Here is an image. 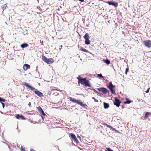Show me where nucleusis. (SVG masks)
Instances as JSON below:
<instances>
[{
    "label": "nucleus",
    "mask_w": 151,
    "mask_h": 151,
    "mask_svg": "<svg viewBox=\"0 0 151 151\" xmlns=\"http://www.w3.org/2000/svg\"><path fill=\"white\" fill-rule=\"evenodd\" d=\"M78 83H81L82 85L85 86H86L90 87L91 85L90 84V82L88 80L86 79V78H83L79 79L78 82Z\"/></svg>",
    "instance_id": "obj_1"
},
{
    "label": "nucleus",
    "mask_w": 151,
    "mask_h": 151,
    "mask_svg": "<svg viewBox=\"0 0 151 151\" xmlns=\"http://www.w3.org/2000/svg\"><path fill=\"white\" fill-rule=\"evenodd\" d=\"M23 85L25 86L29 90H31L32 91H34L35 93L36 94H42V93L37 90L35 88L29 85L28 83L27 82H25Z\"/></svg>",
    "instance_id": "obj_2"
},
{
    "label": "nucleus",
    "mask_w": 151,
    "mask_h": 151,
    "mask_svg": "<svg viewBox=\"0 0 151 151\" xmlns=\"http://www.w3.org/2000/svg\"><path fill=\"white\" fill-rule=\"evenodd\" d=\"M69 99H70V101L72 102L77 103L83 107L85 108L87 106V105L86 104H83L82 102H81L78 100H76L70 97H69Z\"/></svg>",
    "instance_id": "obj_3"
},
{
    "label": "nucleus",
    "mask_w": 151,
    "mask_h": 151,
    "mask_svg": "<svg viewBox=\"0 0 151 151\" xmlns=\"http://www.w3.org/2000/svg\"><path fill=\"white\" fill-rule=\"evenodd\" d=\"M107 87L110 89L111 93L112 94H116L115 91V86L112 84L111 82H110L109 83V85L107 86Z\"/></svg>",
    "instance_id": "obj_4"
},
{
    "label": "nucleus",
    "mask_w": 151,
    "mask_h": 151,
    "mask_svg": "<svg viewBox=\"0 0 151 151\" xmlns=\"http://www.w3.org/2000/svg\"><path fill=\"white\" fill-rule=\"evenodd\" d=\"M84 38L85 40V43L86 45H88L90 43V41L89 40L90 37L88 33H86L84 36Z\"/></svg>",
    "instance_id": "obj_5"
},
{
    "label": "nucleus",
    "mask_w": 151,
    "mask_h": 151,
    "mask_svg": "<svg viewBox=\"0 0 151 151\" xmlns=\"http://www.w3.org/2000/svg\"><path fill=\"white\" fill-rule=\"evenodd\" d=\"M106 3L108 4L109 5H112L114 6L115 7H117L118 4L117 2H115L113 0L110 1H106Z\"/></svg>",
    "instance_id": "obj_6"
},
{
    "label": "nucleus",
    "mask_w": 151,
    "mask_h": 151,
    "mask_svg": "<svg viewBox=\"0 0 151 151\" xmlns=\"http://www.w3.org/2000/svg\"><path fill=\"white\" fill-rule=\"evenodd\" d=\"M143 43L145 45V46L149 48L151 47V41L149 40H147L144 41Z\"/></svg>",
    "instance_id": "obj_7"
},
{
    "label": "nucleus",
    "mask_w": 151,
    "mask_h": 151,
    "mask_svg": "<svg viewBox=\"0 0 151 151\" xmlns=\"http://www.w3.org/2000/svg\"><path fill=\"white\" fill-rule=\"evenodd\" d=\"M98 90L99 91L102 92L104 94H106L107 93H109V91L106 88H98Z\"/></svg>",
    "instance_id": "obj_8"
},
{
    "label": "nucleus",
    "mask_w": 151,
    "mask_h": 151,
    "mask_svg": "<svg viewBox=\"0 0 151 151\" xmlns=\"http://www.w3.org/2000/svg\"><path fill=\"white\" fill-rule=\"evenodd\" d=\"M121 102L119 100L116 98H115L114 101V104L116 105L117 107H119L120 106Z\"/></svg>",
    "instance_id": "obj_9"
},
{
    "label": "nucleus",
    "mask_w": 151,
    "mask_h": 151,
    "mask_svg": "<svg viewBox=\"0 0 151 151\" xmlns=\"http://www.w3.org/2000/svg\"><path fill=\"white\" fill-rule=\"evenodd\" d=\"M37 108L38 110V111L42 116L43 115L45 116L46 115L40 106H38L37 107Z\"/></svg>",
    "instance_id": "obj_10"
},
{
    "label": "nucleus",
    "mask_w": 151,
    "mask_h": 151,
    "mask_svg": "<svg viewBox=\"0 0 151 151\" xmlns=\"http://www.w3.org/2000/svg\"><path fill=\"white\" fill-rule=\"evenodd\" d=\"M16 118L18 119H21L22 120H25V118L22 115H20L19 114L16 115Z\"/></svg>",
    "instance_id": "obj_11"
},
{
    "label": "nucleus",
    "mask_w": 151,
    "mask_h": 151,
    "mask_svg": "<svg viewBox=\"0 0 151 151\" xmlns=\"http://www.w3.org/2000/svg\"><path fill=\"white\" fill-rule=\"evenodd\" d=\"M51 90L52 91V92L50 93V94L52 93V95H53L55 93H57V94H59V93L57 92H60V91H59L57 89H55L53 88H51Z\"/></svg>",
    "instance_id": "obj_12"
},
{
    "label": "nucleus",
    "mask_w": 151,
    "mask_h": 151,
    "mask_svg": "<svg viewBox=\"0 0 151 151\" xmlns=\"http://www.w3.org/2000/svg\"><path fill=\"white\" fill-rule=\"evenodd\" d=\"M30 68V66L29 65L25 64L23 66V69L24 70H26Z\"/></svg>",
    "instance_id": "obj_13"
},
{
    "label": "nucleus",
    "mask_w": 151,
    "mask_h": 151,
    "mask_svg": "<svg viewBox=\"0 0 151 151\" xmlns=\"http://www.w3.org/2000/svg\"><path fill=\"white\" fill-rule=\"evenodd\" d=\"M151 115V113L150 112H146L144 117L145 119H146L148 117Z\"/></svg>",
    "instance_id": "obj_14"
},
{
    "label": "nucleus",
    "mask_w": 151,
    "mask_h": 151,
    "mask_svg": "<svg viewBox=\"0 0 151 151\" xmlns=\"http://www.w3.org/2000/svg\"><path fill=\"white\" fill-rule=\"evenodd\" d=\"M54 62L52 58L48 59V64H51Z\"/></svg>",
    "instance_id": "obj_15"
},
{
    "label": "nucleus",
    "mask_w": 151,
    "mask_h": 151,
    "mask_svg": "<svg viewBox=\"0 0 151 151\" xmlns=\"http://www.w3.org/2000/svg\"><path fill=\"white\" fill-rule=\"evenodd\" d=\"M104 107L105 109H107L109 107V105L108 104L105 102H104Z\"/></svg>",
    "instance_id": "obj_16"
},
{
    "label": "nucleus",
    "mask_w": 151,
    "mask_h": 151,
    "mask_svg": "<svg viewBox=\"0 0 151 151\" xmlns=\"http://www.w3.org/2000/svg\"><path fill=\"white\" fill-rule=\"evenodd\" d=\"M28 46V44L27 43H24L21 45V47L22 48H24L26 47H27Z\"/></svg>",
    "instance_id": "obj_17"
},
{
    "label": "nucleus",
    "mask_w": 151,
    "mask_h": 151,
    "mask_svg": "<svg viewBox=\"0 0 151 151\" xmlns=\"http://www.w3.org/2000/svg\"><path fill=\"white\" fill-rule=\"evenodd\" d=\"M126 100L127 101L124 102V103L125 104H129L132 102V101L131 100H129L127 99H126Z\"/></svg>",
    "instance_id": "obj_18"
},
{
    "label": "nucleus",
    "mask_w": 151,
    "mask_h": 151,
    "mask_svg": "<svg viewBox=\"0 0 151 151\" xmlns=\"http://www.w3.org/2000/svg\"><path fill=\"white\" fill-rule=\"evenodd\" d=\"M42 59L43 61L47 63V59L46 57L44 56L43 55H42Z\"/></svg>",
    "instance_id": "obj_19"
},
{
    "label": "nucleus",
    "mask_w": 151,
    "mask_h": 151,
    "mask_svg": "<svg viewBox=\"0 0 151 151\" xmlns=\"http://www.w3.org/2000/svg\"><path fill=\"white\" fill-rule=\"evenodd\" d=\"M104 62L107 65L109 64L110 63V61L108 59L104 60Z\"/></svg>",
    "instance_id": "obj_20"
},
{
    "label": "nucleus",
    "mask_w": 151,
    "mask_h": 151,
    "mask_svg": "<svg viewBox=\"0 0 151 151\" xmlns=\"http://www.w3.org/2000/svg\"><path fill=\"white\" fill-rule=\"evenodd\" d=\"M80 50L81 51H83L86 52H88V51L86 49H85L83 47H81L80 48Z\"/></svg>",
    "instance_id": "obj_21"
},
{
    "label": "nucleus",
    "mask_w": 151,
    "mask_h": 151,
    "mask_svg": "<svg viewBox=\"0 0 151 151\" xmlns=\"http://www.w3.org/2000/svg\"><path fill=\"white\" fill-rule=\"evenodd\" d=\"M104 125L106 126L107 127H109V128H110V129H112V130H113V129H114V128L112 127L111 126H110L108 125L106 123L104 124Z\"/></svg>",
    "instance_id": "obj_22"
},
{
    "label": "nucleus",
    "mask_w": 151,
    "mask_h": 151,
    "mask_svg": "<svg viewBox=\"0 0 151 151\" xmlns=\"http://www.w3.org/2000/svg\"><path fill=\"white\" fill-rule=\"evenodd\" d=\"M73 139L74 141L75 142H76L77 144L79 143V142L76 137Z\"/></svg>",
    "instance_id": "obj_23"
},
{
    "label": "nucleus",
    "mask_w": 151,
    "mask_h": 151,
    "mask_svg": "<svg viewBox=\"0 0 151 151\" xmlns=\"http://www.w3.org/2000/svg\"><path fill=\"white\" fill-rule=\"evenodd\" d=\"M73 139L74 141L75 142H76L77 144L79 143V142L76 137Z\"/></svg>",
    "instance_id": "obj_24"
},
{
    "label": "nucleus",
    "mask_w": 151,
    "mask_h": 151,
    "mask_svg": "<svg viewBox=\"0 0 151 151\" xmlns=\"http://www.w3.org/2000/svg\"><path fill=\"white\" fill-rule=\"evenodd\" d=\"M70 135L71 138L73 139L76 137L75 134L72 133L70 134Z\"/></svg>",
    "instance_id": "obj_25"
},
{
    "label": "nucleus",
    "mask_w": 151,
    "mask_h": 151,
    "mask_svg": "<svg viewBox=\"0 0 151 151\" xmlns=\"http://www.w3.org/2000/svg\"><path fill=\"white\" fill-rule=\"evenodd\" d=\"M5 99L0 97V102L1 103L2 102H5Z\"/></svg>",
    "instance_id": "obj_26"
},
{
    "label": "nucleus",
    "mask_w": 151,
    "mask_h": 151,
    "mask_svg": "<svg viewBox=\"0 0 151 151\" xmlns=\"http://www.w3.org/2000/svg\"><path fill=\"white\" fill-rule=\"evenodd\" d=\"M97 76L99 78H104V77L102 76V75L101 74H98Z\"/></svg>",
    "instance_id": "obj_27"
},
{
    "label": "nucleus",
    "mask_w": 151,
    "mask_h": 151,
    "mask_svg": "<svg viewBox=\"0 0 151 151\" xmlns=\"http://www.w3.org/2000/svg\"><path fill=\"white\" fill-rule=\"evenodd\" d=\"M113 131H114L116 132L119 133V131L116 129L115 128L113 129Z\"/></svg>",
    "instance_id": "obj_28"
},
{
    "label": "nucleus",
    "mask_w": 151,
    "mask_h": 151,
    "mask_svg": "<svg viewBox=\"0 0 151 151\" xmlns=\"http://www.w3.org/2000/svg\"><path fill=\"white\" fill-rule=\"evenodd\" d=\"M129 69L128 68H127L126 69V70H125V74L126 75H127V72L129 71Z\"/></svg>",
    "instance_id": "obj_29"
},
{
    "label": "nucleus",
    "mask_w": 151,
    "mask_h": 151,
    "mask_svg": "<svg viewBox=\"0 0 151 151\" xmlns=\"http://www.w3.org/2000/svg\"><path fill=\"white\" fill-rule=\"evenodd\" d=\"M77 78L78 79V81H79V79H82V78H81V77H80V75H79L78 76V77Z\"/></svg>",
    "instance_id": "obj_30"
},
{
    "label": "nucleus",
    "mask_w": 151,
    "mask_h": 151,
    "mask_svg": "<svg viewBox=\"0 0 151 151\" xmlns=\"http://www.w3.org/2000/svg\"><path fill=\"white\" fill-rule=\"evenodd\" d=\"M92 99H94V101L95 102H98V101L97 100L95 99L94 97H92Z\"/></svg>",
    "instance_id": "obj_31"
},
{
    "label": "nucleus",
    "mask_w": 151,
    "mask_h": 151,
    "mask_svg": "<svg viewBox=\"0 0 151 151\" xmlns=\"http://www.w3.org/2000/svg\"><path fill=\"white\" fill-rule=\"evenodd\" d=\"M106 149L107 150V151H113L112 150H111V149L109 148H106Z\"/></svg>",
    "instance_id": "obj_32"
},
{
    "label": "nucleus",
    "mask_w": 151,
    "mask_h": 151,
    "mask_svg": "<svg viewBox=\"0 0 151 151\" xmlns=\"http://www.w3.org/2000/svg\"><path fill=\"white\" fill-rule=\"evenodd\" d=\"M106 149L107 150V151H113L112 150H111V149L109 148H106Z\"/></svg>",
    "instance_id": "obj_33"
},
{
    "label": "nucleus",
    "mask_w": 151,
    "mask_h": 151,
    "mask_svg": "<svg viewBox=\"0 0 151 151\" xmlns=\"http://www.w3.org/2000/svg\"><path fill=\"white\" fill-rule=\"evenodd\" d=\"M106 149L107 150V151H113L112 150H111V149L109 148H106Z\"/></svg>",
    "instance_id": "obj_34"
},
{
    "label": "nucleus",
    "mask_w": 151,
    "mask_h": 151,
    "mask_svg": "<svg viewBox=\"0 0 151 151\" xmlns=\"http://www.w3.org/2000/svg\"><path fill=\"white\" fill-rule=\"evenodd\" d=\"M2 105V107H3V108H4V106H5V105H4V103L2 102L1 103Z\"/></svg>",
    "instance_id": "obj_35"
},
{
    "label": "nucleus",
    "mask_w": 151,
    "mask_h": 151,
    "mask_svg": "<svg viewBox=\"0 0 151 151\" xmlns=\"http://www.w3.org/2000/svg\"><path fill=\"white\" fill-rule=\"evenodd\" d=\"M149 89H150V88H148L147 89V91H145V92H146V93H148L149 92Z\"/></svg>",
    "instance_id": "obj_36"
},
{
    "label": "nucleus",
    "mask_w": 151,
    "mask_h": 151,
    "mask_svg": "<svg viewBox=\"0 0 151 151\" xmlns=\"http://www.w3.org/2000/svg\"><path fill=\"white\" fill-rule=\"evenodd\" d=\"M149 89H150V88H148L147 89V91H145V92H146V93H148L149 92Z\"/></svg>",
    "instance_id": "obj_37"
},
{
    "label": "nucleus",
    "mask_w": 151,
    "mask_h": 151,
    "mask_svg": "<svg viewBox=\"0 0 151 151\" xmlns=\"http://www.w3.org/2000/svg\"><path fill=\"white\" fill-rule=\"evenodd\" d=\"M21 151H25V150L24 149L22 148H21Z\"/></svg>",
    "instance_id": "obj_38"
},
{
    "label": "nucleus",
    "mask_w": 151,
    "mask_h": 151,
    "mask_svg": "<svg viewBox=\"0 0 151 151\" xmlns=\"http://www.w3.org/2000/svg\"><path fill=\"white\" fill-rule=\"evenodd\" d=\"M31 105V103L30 102L28 104V105L29 106V107H30V106Z\"/></svg>",
    "instance_id": "obj_39"
},
{
    "label": "nucleus",
    "mask_w": 151,
    "mask_h": 151,
    "mask_svg": "<svg viewBox=\"0 0 151 151\" xmlns=\"http://www.w3.org/2000/svg\"><path fill=\"white\" fill-rule=\"evenodd\" d=\"M62 45L60 46V47H59V50H60L61 49V48H62Z\"/></svg>",
    "instance_id": "obj_40"
},
{
    "label": "nucleus",
    "mask_w": 151,
    "mask_h": 151,
    "mask_svg": "<svg viewBox=\"0 0 151 151\" xmlns=\"http://www.w3.org/2000/svg\"><path fill=\"white\" fill-rule=\"evenodd\" d=\"M30 151H35L33 149H31Z\"/></svg>",
    "instance_id": "obj_41"
},
{
    "label": "nucleus",
    "mask_w": 151,
    "mask_h": 151,
    "mask_svg": "<svg viewBox=\"0 0 151 151\" xmlns=\"http://www.w3.org/2000/svg\"><path fill=\"white\" fill-rule=\"evenodd\" d=\"M79 1L81 2H83L84 1V0H79Z\"/></svg>",
    "instance_id": "obj_42"
},
{
    "label": "nucleus",
    "mask_w": 151,
    "mask_h": 151,
    "mask_svg": "<svg viewBox=\"0 0 151 151\" xmlns=\"http://www.w3.org/2000/svg\"><path fill=\"white\" fill-rule=\"evenodd\" d=\"M38 95L40 97H42V96H43V95Z\"/></svg>",
    "instance_id": "obj_43"
},
{
    "label": "nucleus",
    "mask_w": 151,
    "mask_h": 151,
    "mask_svg": "<svg viewBox=\"0 0 151 151\" xmlns=\"http://www.w3.org/2000/svg\"><path fill=\"white\" fill-rule=\"evenodd\" d=\"M124 108V106H122V108L123 109Z\"/></svg>",
    "instance_id": "obj_44"
},
{
    "label": "nucleus",
    "mask_w": 151,
    "mask_h": 151,
    "mask_svg": "<svg viewBox=\"0 0 151 151\" xmlns=\"http://www.w3.org/2000/svg\"><path fill=\"white\" fill-rule=\"evenodd\" d=\"M42 119H43V117L42 116Z\"/></svg>",
    "instance_id": "obj_45"
},
{
    "label": "nucleus",
    "mask_w": 151,
    "mask_h": 151,
    "mask_svg": "<svg viewBox=\"0 0 151 151\" xmlns=\"http://www.w3.org/2000/svg\"><path fill=\"white\" fill-rule=\"evenodd\" d=\"M76 94L78 95V94H79L78 93H76Z\"/></svg>",
    "instance_id": "obj_46"
}]
</instances>
